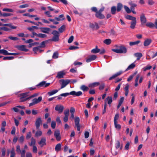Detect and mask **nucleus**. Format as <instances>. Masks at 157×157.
Returning <instances> with one entry per match:
<instances>
[{"mask_svg": "<svg viewBox=\"0 0 157 157\" xmlns=\"http://www.w3.org/2000/svg\"><path fill=\"white\" fill-rule=\"evenodd\" d=\"M112 51L117 53H125L127 52L126 48L124 46H119L118 49H112Z\"/></svg>", "mask_w": 157, "mask_h": 157, "instance_id": "nucleus-1", "label": "nucleus"}, {"mask_svg": "<svg viewBox=\"0 0 157 157\" xmlns=\"http://www.w3.org/2000/svg\"><path fill=\"white\" fill-rule=\"evenodd\" d=\"M28 92H26L20 94L18 95V96L20 97V102H23L30 99L29 98V97H28Z\"/></svg>", "mask_w": 157, "mask_h": 157, "instance_id": "nucleus-2", "label": "nucleus"}, {"mask_svg": "<svg viewBox=\"0 0 157 157\" xmlns=\"http://www.w3.org/2000/svg\"><path fill=\"white\" fill-rule=\"evenodd\" d=\"M71 82V80L69 79H60L59 81L60 83L61 84V89H63L66 87Z\"/></svg>", "mask_w": 157, "mask_h": 157, "instance_id": "nucleus-3", "label": "nucleus"}, {"mask_svg": "<svg viewBox=\"0 0 157 157\" xmlns=\"http://www.w3.org/2000/svg\"><path fill=\"white\" fill-rule=\"evenodd\" d=\"M80 119L78 117H76L75 119V126L77 128L78 131H80L81 125L79 124Z\"/></svg>", "mask_w": 157, "mask_h": 157, "instance_id": "nucleus-4", "label": "nucleus"}, {"mask_svg": "<svg viewBox=\"0 0 157 157\" xmlns=\"http://www.w3.org/2000/svg\"><path fill=\"white\" fill-rule=\"evenodd\" d=\"M63 109L64 107L63 106L59 105H57L55 108V110L58 111L59 113H62L63 111Z\"/></svg>", "mask_w": 157, "mask_h": 157, "instance_id": "nucleus-5", "label": "nucleus"}, {"mask_svg": "<svg viewBox=\"0 0 157 157\" xmlns=\"http://www.w3.org/2000/svg\"><path fill=\"white\" fill-rule=\"evenodd\" d=\"M46 138L44 137H43L41 139L40 141L38 142V144L41 147L46 145Z\"/></svg>", "mask_w": 157, "mask_h": 157, "instance_id": "nucleus-6", "label": "nucleus"}, {"mask_svg": "<svg viewBox=\"0 0 157 157\" xmlns=\"http://www.w3.org/2000/svg\"><path fill=\"white\" fill-rule=\"evenodd\" d=\"M140 20L142 25H144L147 22V19L144 13H142L140 16Z\"/></svg>", "mask_w": 157, "mask_h": 157, "instance_id": "nucleus-7", "label": "nucleus"}, {"mask_svg": "<svg viewBox=\"0 0 157 157\" xmlns=\"http://www.w3.org/2000/svg\"><path fill=\"white\" fill-rule=\"evenodd\" d=\"M41 123V118L40 117H39L36 119L35 124L36 129H38L39 128L40 124Z\"/></svg>", "mask_w": 157, "mask_h": 157, "instance_id": "nucleus-8", "label": "nucleus"}, {"mask_svg": "<svg viewBox=\"0 0 157 157\" xmlns=\"http://www.w3.org/2000/svg\"><path fill=\"white\" fill-rule=\"evenodd\" d=\"M54 135L57 141H59L60 140L61 136L60 135V132L59 130L55 131L54 132Z\"/></svg>", "mask_w": 157, "mask_h": 157, "instance_id": "nucleus-9", "label": "nucleus"}, {"mask_svg": "<svg viewBox=\"0 0 157 157\" xmlns=\"http://www.w3.org/2000/svg\"><path fill=\"white\" fill-rule=\"evenodd\" d=\"M39 29H40L42 32L47 34L49 33L51 30L49 28L46 27H41Z\"/></svg>", "mask_w": 157, "mask_h": 157, "instance_id": "nucleus-10", "label": "nucleus"}, {"mask_svg": "<svg viewBox=\"0 0 157 157\" xmlns=\"http://www.w3.org/2000/svg\"><path fill=\"white\" fill-rule=\"evenodd\" d=\"M17 48L19 50L24 52H28L29 50L26 48V46L25 45H19L17 47Z\"/></svg>", "mask_w": 157, "mask_h": 157, "instance_id": "nucleus-11", "label": "nucleus"}, {"mask_svg": "<svg viewBox=\"0 0 157 157\" xmlns=\"http://www.w3.org/2000/svg\"><path fill=\"white\" fill-rule=\"evenodd\" d=\"M97 58V56L95 55H92L90 56L86 60L87 63L90 62L94 60Z\"/></svg>", "mask_w": 157, "mask_h": 157, "instance_id": "nucleus-12", "label": "nucleus"}, {"mask_svg": "<svg viewBox=\"0 0 157 157\" xmlns=\"http://www.w3.org/2000/svg\"><path fill=\"white\" fill-rule=\"evenodd\" d=\"M123 72L121 71H119L118 72H117L115 74L113 75L110 78H109V80H111L113 79L114 78L117 77L120 75H121L122 73Z\"/></svg>", "mask_w": 157, "mask_h": 157, "instance_id": "nucleus-13", "label": "nucleus"}, {"mask_svg": "<svg viewBox=\"0 0 157 157\" xmlns=\"http://www.w3.org/2000/svg\"><path fill=\"white\" fill-rule=\"evenodd\" d=\"M82 94V93L81 91H79L76 92L75 91H71V95H75L76 96H79Z\"/></svg>", "mask_w": 157, "mask_h": 157, "instance_id": "nucleus-14", "label": "nucleus"}, {"mask_svg": "<svg viewBox=\"0 0 157 157\" xmlns=\"http://www.w3.org/2000/svg\"><path fill=\"white\" fill-rule=\"evenodd\" d=\"M151 40L150 39H147L145 40L144 42V46H147L150 45L151 42Z\"/></svg>", "mask_w": 157, "mask_h": 157, "instance_id": "nucleus-15", "label": "nucleus"}, {"mask_svg": "<svg viewBox=\"0 0 157 157\" xmlns=\"http://www.w3.org/2000/svg\"><path fill=\"white\" fill-rule=\"evenodd\" d=\"M99 85L100 83L99 82H95L90 84L88 85V86L90 88H94L98 86Z\"/></svg>", "mask_w": 157, "mask_h": 157, "instance_id": "nucleus-16", "label": "nucleus"}, {"mask_svg": "<svg viewBox=\"0 0 157 157\" xmlns=\"http://www.w3.org/2000/svg\"><path fill=\"white\" fill-rule=\"evenodd\" d=\"M65 75V73L63 71H61L57 73L56 77L59 78H61L63 77V76Z\"/></svg>", "mask_w": 157, "mask_h": 157, "instance_id": "nucleus-17", "label": "nucleus"}, {"mask_svg": "<svg viewBox=\"0 0 157 157\" xmlns=\"http://www.w3.org/2000/svg\"><path fill=\"white\" fill-rule=\"evenodd\" d=\"M42 97L41 96L39 97L38 98H35L33 99L32 101H34L35 104H37L40 102L42 100Z\"/></svg>", "mask_w": 157, "mask_h": 157, "instance_id": "nucleus-18", "label": "nucleus"}, {"mask_svg": "<svg viewBox=\"0 0 157 157\" xmlns=\"http://www.w3.org/2000/svg\"><path fill=\"white\" fill-rule=\"evenodd\" d=\"M95 15L97 18L99 19H103L105 18V16L100 12H97Z\"/></svg>", "mask_w": 157, "mask_h": 157, "instance_id": "nucleus-19", "label": "nucleus"}, {"mask_svg": "<svg viewBox=\"0 0 157 157\" xmlns=\"http://www.w3.org/2000/svg\"><path fill=\"white\" fill-rule=\"evenodd\" d=\"M125 17L126 19L132 21H136V18L135 17H132L130 15H127L125 16Z\"/></svg>", "mask_w": 157, "mask_h": 157, "instance_id": "nucleus-20", "label": "nucleus"}, {"mask_svg": "<svg viewBox=\"0 0 157 157\" xmlns=\"http://www.w3.org/2000/svg\"><path fill=\"white\" fill-rule=\"evenodd\" d=\"M141 76H140V74H138L136 76V77L135 80V87H136L138 86V81L139 80V79L140 78Z\"/></svg>", "mask_w": 157, "mask_h": 157, "instance_id": "nucleus-21", "label": "nucleus"}, {"mask_svg": "<svg viewBox=\"0 0 157 157\" xmlns=\"http://www.w3.org/2000/svg\"><path fill=\"white\" fill-rule=\"evenodd\" d=\"M107 101V103L109 105H110L113 101L112 98L111 96L108 97L105 100V101Z\"/></svg>", "mask_w": 157, "mask_h": 157, "instance_id": "nucleus-22", "label": "nucleus"}, {"mask_svg": "<svg viewBox=\"0 0 157 157\" xmlns=\"http://www.w3.org/2000/svg\"><path fill=\"white\" fill-rule=\"evenodd\" d=\"M134 55L137 57V60H139L143 56L142 54L140 52L136 53L134 54Z\"/></svg>", "mask_w": 157, "mask_h": 157, "instance_id": "nucleus-23", "label": "nucleus"}, {"mask_svg": "<svg viewBox=\"0 0 157 157\" xmlns=\"http://www.w3.org/2000/svg\"><path fill=\"white\" fill-rule=\"evenodd\" d=\"M29 144L30 146L35 145L36 140L33 137L31 138V142L29 143Z\"/></svg>", "mask_w": 157, "mask_h": 157, "instance_id": "nucleus-24", "label": "nucleus"}, {"mask_svg": "<svg viewBox=\"0 0 157 157\" xmlns=\"http://www.w3.org/2000/svg\"><path fill=\"white\" fill-rule=\"evenodd\" d=\"M58 91V90H53L49 92L48 93V94L49 96H52L56 93H57Z\"/></svg>", "mask_w": 157, "mask_h": 157, "instance_id": "nucleus-25", "label": "nucleus"}, {"mask_svg": "<svg viewBox=\"0 0 157 157\" xmlns=\"http://www.w3.org/2000/svg\"><path fill=\"white\" fill-rule=\"evenodd\" d=\"M114 125L115 128L117 130H119L121 129V125L120 124H117V122H114Z\"/></svg>", "mask_w": 157, "mask_h": 157, "instance_id": "nucleus-26", "label": "nucleus"}, {"mask_svg": "<svg viewBox=\"0 0 157 157\" xmlns=\"http://www.w3.org/2000/svg\"><path fill=\"white\" fill-rule=\"evenodd\" d=\"M9 53L7 51L4 49L0 50V54H2L5 55H9Z\"/></svg>", "mask_w": 157, "mask_h": 157, "instance_id": "nucleus-27", "label": "nucleus"}, {"mask_svg": "<svg viewBox=\"0 0 157 157\" xmlns=\"http://www.w3.org/2000/svg\"><path fill=\"white\" fill-rule=\"evenodd\" d=\"M136 65L135 64L133 63L130 65L127 68L126 70V71H127L128 70L132 69L133 68L135 67Z\"/></svg>", "mask_w": 157, "mask_h": 157, "instance_id": "nucleus-28", "label": "nucleus"}, {"mask_svg": "<svg viewBox=\"0 0 157 157\" xmlns=\"http://www.w3.org/2000/svg\"><path fill=\"white\" fill-rule=\"evenodd\" d=\"M96 46V48H94L91 50V52L93 53H97L99 52L100 51V49L97 48Z\"/></svg>", "mask_w": 157, "mask_h": 157, "instance_id": "nucleus-29", "label": "nucleus"}, {"mask_svg": "<svg viewBox=\"0 0 157 157\" xmlns=\"http://www.w3.org/2000/svg\"><path fill=\"white\" fill-rule=\"evenodd\" d=\"M61 144L60 143L57 144L55 147V150L57 151H59L61 149Z\"/></svg>", "mask_w": 157, "mask_h": 157, "instance_id": "nucleus-30", "label": "nucleus"}, {"mask_svg": "<svg viewBox=\"0 0 157 157\" xmlns=\"http://www.w3.org/2000/svg\"><path fill=\"white\" fill-rule=\"evenodd\" d=\"M6 149L5 147H3L2 149L1 157H4L6 155Z\"/></svg>", "mask_w": 157, "mask_h": 157, "instance_id": "nucleus-31", "label": "nucleus"}, {"mask_svg": "<svg viewBox=\"0 0 157 157\" xmlns=\"http://www.w3.org/2000/svg\"><path fill=\"white\" fill-rule=\"evenodd\" d=\"M3 26L10 27L11 29H16L17 28L16 26H12L11 23L4 24Z\"/></svg>", "mask_w": 157, "mask_h": 157, "instance_id": "nucleus-32", "label": "nucleus"}, {"mask_svg": "<svg viewBox=\"0 0 157 157\" xmlns=\"http://www.w3.org/2000/svg\"><path fill=\"white\" fill-rule=\"evenodd\" d=\"M136 23V21H132L131 22V25L130 27L132 29L135 28Z\"/></svg>", "mask_w": 157, "mask_h": 157, "instance_id": "nucleus-33", "label": "nucleus"}, {"mask_svg": "<svg viewBox=\"0 0 157 157\" xmlns=\"http://www.w3.org/2000/svg\"><path fill=\"white\" fill-rule=\"evenodd\" d=\"M140 40H138L136 41L131 42L129 43V45L130 46H133L135 45H137L140 43Z\"/></svg>", "mask_w": 157, "mask_h": 157, "instance_id": "nucleus-34", "label": "nucleus"}, {"mask_svg": "<svg viewBox=\"0 0 157 157\" xmlns=\"http://www.w3.org/2000/svg\"><path fill=\"white\" fill-rule=\"evenodd\" d=\"M80 89L84 91L88 90L89 89V88L87 86H86L84 85H83L81 86Z\"/></svg>", "mask_w": 157, "mask_h": 157, "instance_id": "nucleus-35", "label": "nucleus"}, {"mask_svg": "<svg viewBox=\"0 0 157 157\" xmlns=\"http://www.w3.org/2000/svg\"><path fill=\"white\" fill-rule=\"evenodd\" d=\"M146 25L151 28L155 26L154 24L152 22H148L146 24Z\"/></svg>", "mask_w": 157, "mask_h": 157, "instance_id": "nucleus-36", "label": "nucleus"}, {"mask_svg": "<svg viewBox=\"0 0 157 157\" xmlns=\"http://www.w3.org/2000/svg\"><path fill=\"white\" fill-rule=\"evenodd\" d=\"M122 8V5L120 3H119L117 4V11L119 12L120 11Z\"/></svg>", "mask_w": 157, "mask_h": 157, "instance_id": "nucleus-37", "label": "nucleus"}, {"mask_svg": "<svg viewBox=\"0 0 157 157\" xmlns=\"http://www.w3.org/2000/svg\"><path fill=\"white\" fill-rule=\"evenodd\" d=\"M42 132L41 131L39 130L37 131L35 133V136L36 137H39L41 136L42 135Z\"/></svg>", "mask_w": 157, "mask_h": 157, "instance_id": "nucleus-38", "label": "nucleus"}, {"mask_svg": "<svg viewBox=\"0 0 157 157\" xmlns=\"http://www.w3.org/2000/svg\"><path fill=\"white\" fill-rule=\"evenodd\" d=\"M52 33L54 35V36H58V37L59 36V32L56 30L53 31L52 32Z\"/></svg>", "mask_w": 157, "mask_h": 157, "instance_id": "nucleus-39", "label": "nucleus"}, {"mask_svg": "<svg viewBox=\"0 0 157 157\" xmlns=\"http://www.w3.org/2000/svg\"><path fill=\"white\" fill-rule=\"evenodd\" d=\"M129 4L131 5L130 7L131 10H134V8L136 6V5L135 3H132V2H129Z\"/></svg>", "mask_w": 157, "mask_h": 157, "instance_id": "nucleus-40", "label": "nucleus"}, {"mask_svg": "<svg viewBox=\"0 0 157 157\" xmlns=\"http://www.w3.org/2000/svg\"><path fill=\"white\" fill-rule=\"evenodd\" d=\"M111 42V40L109 39H106L104 41V43L107 45L110 44Z\"/></svg>", "mask_w": 157, "mask_h": 157, "instance_id": "nucleus-41", "label": "nucleus"}, {"mask_svg": "<svg viewBox=\"0 0 157 157\" xmlns=\"http://www.w3.org/2000/svg\"><path fill=\"white\" fill-rule=\"evenodd\" d=\"M2 10L4 11H7L10 12H14V10L12 9L9 8H4Z\"/></svg>", "mask_w": 157, "mask_h": 157, "instance_id": "nucleus-42", "label": "nucleus"}, {"mask_svg": "<svg viewBox=\"0 0 157 157\" xmlns=\"http://www.w3.org/2000/svg\"><path fill=\"white\" fill-rule=\"evenodd\" d=\"M11 155L10 157H14L15 155V153L13 148H12L11 151Z\"/></svg>", "mask_w": 157, "mask_h": 157, "instance_id": "nucleus-43", "label": "nucleus"}, {"mask_svg": "<svg viewBox=\"0 0 157 157\" xmlns=\"http://www.w3.org/2000/svg\"><path fill=\"white\" fill-rule=\"evenodd\" d=\"M59 37L58 36H53L51 40L53 41H59Z\"/></svg>", "mask_w": 157, "mask_h": 157, "instance_id": "nucleus-44", "label": "nucleus"}, {"mask_svg": "<svg viewBox=\"0 0 157 157\" xmlns=\"http://www.w3.org/2000/svg\"><path fill=\"white\" fill-rule=\"evenodd\" d=\"M70 95H71V92L70 93H63L61 94L60 95L61 96H63V97H66L67 96H68Z\"/></svg>", "mask_w": 157, "mask_h": 157, "instance_id": "nucleus-45", "label": "nucleus"}, {"mask_svg": "<svg viewBox=\"0 0 157 157\" xmlns=\"http://www.w3.org/2000/svg\"><path fill=\"white\" fill-rule=\"evenodd\" d=\"M124 7L125 11L127 12V13H130L131 12V10L128 7L126 6H124Z\"/></svg>", "mask_w": 157, "mask_h": 157, "instance_id": "nucleus-46", "label": "nucleus"}, {"mask_svg": "<svg viewBox=\"0 0 157 157\" xmlns=\"http://www.w3.org/2000/svg\"><path fill=\"white\" fill-rule=\"evenodd\" d=\"M116 10V7L115 6H113L111 9V12L112 14H115Z\"/></svg>", "mask_w": 157, "mask_h": 157, "instance_id": "nucleus-47", "label": "nucleus"}, {"mask_svg": "<svg viewBox=\"0 0 157 157\" xmlns=\"http://www.w3.org/2000/svg\"><path fill=\"white\" fill-rule=\"evenodd\" d=\"M39 47H36L34 48H33V51L35 52V53L36 54L38 52L39 50Z\"/></svg>", "mask_w": 157, "mask_h": 157, "instance_id": "nucleus-48", "label": "nucleus"}, {"mask_svg": "<svg viewBox=\"0 0 157 157\" xmlns=\"http://www.w3.org/2000/svg\"><path fill=\"white\" fill-rule=\"evenodd\" d=\"M65 28V26L63 25L59 29V30L60 33H62L64 30Z\"/></svg>", "mask_w": 157, "mask_h": 157, "instance_id": "nucleus-49", "label": "nucleus"}, {"mask_svg": "<svg viewBox=\"0 0 157 157\" xmlns=\"http://www.w3.org/2000/svg\"><path fill=\"white\" fill-rule=\"evenodd\" d=\"M58 57V53L57 52H55L52 56V58L57 59Z\"/></svg>", "mask_w": 157, "mask_h": 157, "instance_id": "nucleus-50", "label": "nucleus"}, {"mask_svg": "<svg viewBox=\"0 0 157 157\" xmlns=\"http://www.w3.org/2000/svg\"><path fill=\"white\" fill-rule=\"evenodd\" d=\"M119 118V114L118 113L116 114L114 119V122H117V120Z\"/></svg>", "mask_w": 157, "mask_h": 157, "instance_id": "nucleus-51", "label": "nucleus"}, {"mask_svg": "<svg viewBox=\"0 0 157 157\" xmlns=\"http://www.w3.org/2000/svg\"><path fill=\"white\" fill-rule=\"evenodd\" d=\"M14 57L13 56H6L4 57L3 58L4 60H11L13 59Z\"/></svg>", "mask_w": 157, "mask_h": 157, "instance_id": "nucleus-52", "label": "nucleus"}, {"mask_svg": "<svg viewBox=\"0 0 157 157\" xmlns=\"http://www.w3.org/2000/svg\"><path fill=\"white\" fill-rule=\"evenodd\" d=\"M51 126L53 129L55 128L56 126V123L54 121H52Z\"/></svg>", "mask_w": 157, "mask_h": 157, "instance_id": "nucleus-53", "label": "nucleus"}, {"mask_svg": "<svg viewBox=\"0 0 157 157\" xmlns=\"http://www.w3.org/2000/svg\"><path fill=\"white\" fill-rule=\"evenodd\" d=\"M47 37V36L46 35L42 34V33H39L38 34V37L41 38H44L45 37Z\"/></svg>", "mask_w": 157, "mask_h": 157, "instance_id": "nucleus-54", "label": "nucleus"}, {"mask_svg": "<svg viewBox=\"0 0 157 157\" xmlns=\"http://www.w3.org/2000/svg\"><path fill=\"white\" fill-rule=\"evenodd\" d=\"M24 21L25 22H29V23H32V24H33L36 25H37V26H38L39 25L38 24H37V23H36V22H34V21H29V20H24Z\"/></svg>", "mask_w": 157, "mask_h": 157, "instance_id": "nucleus-55", "label": "nucleus"}, {"mask_svg": "<svg viewBox=\"0 0 157 157\" xmlns=\"http://www.w3.org/2000/svg\"><path fill=\"white\" fill-rule=\"evenodd\" d=\"M152 67L151 66H147L145 67H144L143 69L144 71H146L151 69Z\"/></svg>", "mask_w": 157, "mask_h": 157, "instance_id": "nucleus-56", "label": "nucleus"}, {"mask_svg": "<svg viewBox=\"0 0 157 157\" xmlns=\"http://www.w3.org/2000/svg\"><path fill=\"white\" fill-rule=\"evenodd\" d=\"M23 15L24 16H28L29 17H35L36 16L35 15H31L29 14L28 13H26L24 14H23Z\"/></svg>", "mask_w": 157, "mask_h": 157, "instance_id": "nucleus-57", "label": "nucleus"}, {"mask_svg": "<svg viewBox=\"0 0 157 157\" xmlns=\"http://www.w3.org/2000/svg\"><path fill=\"white\" fill-rule=\"evenodd\" d=\"M8 38L10 39L13 40H18V38L17 37H13L11 36H10L8 37Z\"/></svg>", "mask_w": 157, "mask_h": 157, "instance_id": "nucleus-58", "label": "nucleus"}, {"mask_svg": "<svg viewBox=\"0 0 157 157\" xmlns=\"http://www.w3.org/2000/svg\"><path fill=\"white\" fill-rule=\"evenodd\" d=\"M64 114L65 116H68L69 114V109H68L65 111L64 112Z\"/></svg>", "mask_w": 157, "mask_h": 157, "instance_id": "nucleus-59", "label": "nucleus"}, {"mask_svg": "<svg viewBox=\"0 0 157 157\" xmlns=\"http://www.w3.org/2000/svg\"><path fill=\"white\" fill-rule=\"evenodd\" d=\"M0 30H3L5 31H8L10 30V29L6 27H0Z\"/></svg>", "mask_w": 157, "mask_h": 157, "instance_id": "nucleus-60", "label": "nucleus"}, {"mask_svg": "<svg viewBox=\"0 0 157 157\" xmlns=\"http://www.w3.org/2000/svg\"><path fill=\"white\" fill-rule=\"evenodd\" d=\"M74 39V36H71L69 39L68 40V42L69 43H71L73 41Z\"/></svg>", "mask_w": 157, "mask_h": 157, "instance_id": "nucleus-61", "label": "nucleus"}, {"mask_svg": "<svg viewBox=\"0 0 157 157\" xmlns=\"http://www.w3.org/2000/svg\"><path fill=\"white\" fill-rule=\"evenodd\" d=\"M32 134L30 132H29L27 134L26 136V138L27 139H29L30 138Z\"/></svg>", "mask_w": 157, "mask_h": 157, "instance_id": "nucleus-62", "label": "nucleus"}, {"mask_svg": "<svg viewBox=\"0 0 157 157\" xmlns=\"http://www.w3.org/2000/svg\"><path fill=\"white\" fill-rule=\"evenodd\" d=\"M24 138L23 136H21L19 139V141L20 143H22L24 141Z\"/></svg>", "mask_w": 157, "mask_h": 157, "instance_id": "nucleus-63", "label": "nucleus"}, {"mask_svg": "<svg viewBox=\"0 0 157 157\" xmlns=\"http://www.w3.org/2000/svg\"><path fill=\"white\" fill-rule=\"evenodd\" d=\"M33 146V153H36L37 152V149L36 146Z\"/></svg>", "mask_w": 157, "mask_h": 157, "instance_id": "nucleus-64", "label": "nucleus"}]
</instances>
